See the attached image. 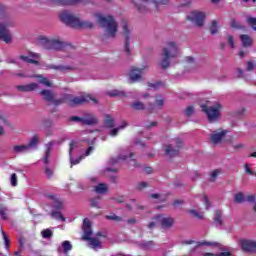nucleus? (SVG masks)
I'll list each match as a JSON object with an SVG mask.
<instances>
[{
  "instance_id": "nucleus-52",
  "label": "nucleus",
  "mask_w": 256,
  "mask_h": 256,
  "mask_svg": "<svg viewBox=\"0 0 256 256\" xmlns=\"http://www.w3.org/2000/svg\"><path fill=\"white\" fill-rule=\"evenodd\" d=\"M92 207H97L98 209L101 208V204L99 202V199H93L92 200Z\"/></svg>"
},
{
  "instance_id": "nucleus-5",
  "label": "nucleus",
  "mask_w": 256,
  "mask_h": 256,
  "mask_svg": "<svg viewBox=\"0 0 256 256\" xmlns=\"http://www.w3.org/2000/svg\"><path fill=\"white\" fill-rule=\"evenodd\" d=\"M83 239L86 241H89V246L91 249H101V241L97 238H91V235L93 234V230H91V221L89 219L85 218L83 221Z\"/></svg>"
},
{
  "instance_id": "nucleus-18",
  "label": "nucleus",
  "mask_w": 256,
  "mask_h": 256,
  "mask_svg": "<svg viewBox=\"0 0 256 256\" xmlns=\"http://www.w3.org/2000/svg\"><path fill=\"white\" fill-rule=\"evenodd\" d=\"M145 69H147V66L143 68H132L130 72V79L132 81H140L141 77H143V73H145Z\"/></svg>"
},
{
  "instance_id": "nucleus-43",
  "label": "nucleus",
  "mask_w": 256,
  "mask_h": 256,
  "mask_svg": "<svg viewBox=\"0 0 256 256\" xmlns=\"http://www.w3.org/2000/svg\"><path fill=\"white\" fill-rule=\"evenodd\" d=\"M39 83L45 85L46 87H51V82L47 78H43L40 76Z\"/></svg>"
},
{
  "instance_id": "nucleus-1",
  "label": "nucleus",
  "mask_w": 256,
  "mask_h": 256,
  "mask_svg": "<svg viewBox=\"0 0 256 256\" xmlns=\"http://www.w3.org/2000/svg\"><path fill=\"white\" fill-rule=\"evenodd\" d=\"M60 19L63 23L74 29H91V27H93V23L89 21H81L77 16L70 12H62L60 14Z\"/></svg>"
},
{
  "instance_id": "nucleus-15",
  "label": "nucleus",
  "mask_w": 256,
  "mask_h": 256,
  "mask_svg": "<svg viewBox=\"0 0 256 256\" xmlns=\"http://www.w3.org/2000/svg\"><path fill=\"white\" fill-rule=\"evenodd\" d=\"M241 247L246 253H256V241L241 240Z\"/></svg>"
},
{
  "instance_id": "nucleus-22",
  "label": "nucleus",
  "mask_w": 256,
  "mask_h": 256,
  "mask_svg": "<svg viewBox=\"0 0 256 256\" xmlns=\"http://www.w3.org/2000/svg\"><path fill=\"white\" fill-rule=\"evenodd\" d=\"M73 249V245H71V242L68 240H65L62 242L61 246L58 247V253H69Z\"/></svg>"
},
{
  "instance_id": "nucleus-54",
  "label": "nucleus",
  "mask_w": 256,
  "mask_h": 256,
  "mask_svg": "<svg viewBox=\"0 0 256 256\" xmlns=\"http://www.w3.org/2000/svg\"><path fill=\"white\" fill-rule=\"evenodd\" d=\"M44 69H57V70H63L65 67L63 66H45Z\"/></svg>"
},
{
  "instance_id": "nucleus-19",
  "label": "nucleus",
  "mask_w": 256,
  "mask_h": 256,
  "mask_svg": "<svg viewBox=\"0 0 256 256\" xmlns=\"http://www.w3.org/2000/svg\"><path fill=\"white\" fill-rule=\"evenodd\" d=\"M225 135H227V131H225V130H220L218 132H214L211 135L212 143H214V145L221 143V141H223V139H225Z\"/></svg>"
},
{
  "instance_id": "nucleus-20",
  "label": "nucleus",
  "mask_w": 256,
  "mask_h": 256,
  "mask_svg": "<svg viewBox=\"0 0 256 256\" xmlns=\"http://www.w3.org/2000/svg\"><path fill=\"white\" fill-rule=\"evenodd\" d=\"M77 148V142H71L70 143V150H69V155H70V163L71 165H79L81 163V159H83V156H80L78 159H73V149Z\"/></svg>"
},
{
  "instance_id": "nucleus-17",
  "label": "nucleus",
  "mask_w": 256,
  "mask_h": 256,
  "mask_svg": "<svg viewBox=\"0 0 256 256\" xmlns=\"http://www.w3.org/2000/svg\"><path fill=\"white\" fill-rule=\"evenodd\" d=\"M22 61L26 63H33L34 65H39V61H41V56L38 53L31 52L29 56H20Z\"/></svg>"
},
{
  "instance_id": "nucleus-57",
  "label": "nucleus",
  "mask_w": 256,
  "mask_h": 256,
  "mask_svg": "<svg viewBox=\"0 0 256 256\" xmlns=\"http://www.w3.org/2000/svg\"><path fill=\"white\" fill-rule=\"evenodd\" d=\"M255 69V64L253 62H248L247 71H253Z\"/></svg>"
},
{
  "instance_id": "nucleus-12",
  "label": "nucleus",
  "mask_w": 256,
  "mask_h": 256,
  "mask_svg": "<svg viewBox=\"0 0 256 256\" xmlns=\"http://www.w3.org/2000/svg\"><path fill=\"white\" fill-rule=\"evenodd\" d=\"M89 101H93L94 103H97V100L93 96L83 95V96L75 97L72 100H70L69 105H71V107H75V105H82V103H89Z\"/></svg>"
},
{
  "instance_id": "nucleus-48",
  "label": "nucleus",
  "mask_w": 256,
  "mask_h": 256,
  "mask_svg": "<svg viewBox=\"0 0 256 256\" xmlns=\"http://www.w3.org/2000/svg\"><path fill=\"white\" fill-rule=\"evenodd\" d=\"M0 216L2 219H7V208H0Z\"/></svg>"
},
{
  "instance_id": "nucleus-10",
  "label": "nucleus",
  "mask_w": 256,
  "mask_h": 256,
  "mask_svg": "<svg viewBox=\"0 0 256 256\" xmlns=\"http://www.w3.org/2000/svg\"><path fill=\"white\" fill-rule=\"evenodd\" d=\"M187 19L195 23L198 27H203L205 22V13L199 11H192L187 15Z\"/></svg>"
},
{
  "instance_id": "nucleus-11",
  "label": "nucleus",
  "mask_w": 256,
  "mask_h": 256,
  "mask_svg": "<svg viewBox=\"0 0 256 256\" xmlns=\"http://www.w3.org/2000/svg\"><path fill=\"white\" fill-rule=\"evenodd\" d=\"M7 27H9V23L0 22V39H2L4 43H11L13 36H11V32H9Z\"/></svg>"
},
{
  "instance_id": "nucleus-3",
  "label": "nucleus",
  "mask_w": 256,
  "mask_h": 256,
  "mask_svg": "<svg viewBox=\"0 0 256 256\" xmlns=\"http://www.w3.org/2000/svg\"><path fill=\"white\" fill-rule=\"evenodd\" d=\"M179 55V48L174 42H167L166 46L163 48L162 59L160 65L162 69H167L171 63V59Z\"/></svg>"
},
{
  "instance_id": "nucleus-41",
  "label": "nucleus",
  "mask_w": 256,
  "mask_h": 256,
  "mask_svg": "<svg viewBox=\"0 0 256 256\" xmlns=\"http://www.w3.org/2000/svg\"><path fill=\"white\" fill-rule=\"evenodd\" d=\"M148 87H149L150 91H151V89H154V90L159 89V87H163V83H161V82H156L154 84L149 83Z\"/></svg>"
},
{
  "instance_id": "nucleus-6",
  "label": "nucleus",
  "mask_w": 256,
  "mask_h": 256,
  "mask_svg": "<svg viewBox=\"0 0 256 256\" xmlns=\"http://www.w3.org/2000/svg\"><path fill=\"white\" fill-rule=\"evenodd\" d=\"M202 111L207 115L208 120L213 123V121H217L221 115V106L220 103H215L213 106H209V104L201 105Z\"/></svg>"
},
{
  "instance_id": "nucleus-26",
  "label": "nucleus",
  "mask_w": 256,
  "mask_h": 256,
  "mask_svg": "<svg viewBox=\"0 0 256 256\" xmlns=\"http://www.w3.org/2000/svg\"><path fill=\"white\" fill-rule=\"evenodd\" d=\"M13 153H27L29 146L27 145H16L12 149Z\"/></svg>"
},
{
  "instance_id": "nucleus-40",
  "label": "nucleus",
  "mask_w": 256,
  "mask_h": 256,
  "mask_svg": "<svg viewBox=\"0 0 256 256\" xmlns=\"http://www.w3.org/2000/svg\"><path fill=\"white\" fill-rule=\"evenodd\" d=\"M190 215H193V217H196V219H203V214L197 212V210H189Z\"/></svg>"
},
{
  "instance_id": "nucleus-45",
  "label": "nucleus",
  "mask_w": 256,
  "mask_h": 256,
  "mask_svg": "<svg viewBox=\"0 0 256 256\" xmlns=\"http://www.w3.org/2000/svg\"><path fill=\"white\" fill-rule=\"evenodd\" d=\"M2 237H3L4 243H5L6 249H9V245L11 242L9 241V238H7V235L5 234L4 231H2Z\"/></svg>"
},
{
  "instance_id": "nucleus-13",
  "label": "nucleus",
  "mask_w": 256,
  "mask_h": 256,
  "mask_svg": "<svg viewBox=\"0 0 256 256\" xmlns=\"http://www.w3.org/2000/svg\"><path fill=\"white\" fill-rule=\"evenodd\" d=\"M122 29H123V35L125 37L124 49L126 53L130 54L131 48L129 47V39H131V28H129V25L127 24V22H124Z\"/></svg>"
},
{
  "instance_id": "nucleus-21",
  "label": "nucleus",
  "mask_w": 256,
  "mask_h": 256,
  "mask_svg": "<svg viewBox=\"0 0 256 256\" xmlns=\"http://www.w3.org/2000/svg\"><path fill=\"white\" fill-rule=\"evenodd\" d=\"M235 201L236 203H243L244 201H255V196H247L245 197V195L242 192H239L235 195Z\"/></svg>"
},
{
  "instance_id": "nucleus-59",
  "label": "nucleus",
  "mask_w": 256,
  "mask_h": 256,
  "mask_svg": "<svg viewBox=\"0 0 256 256\" xmlns=\"http://www.w3.org/2000/svg\"><path fill=\"white\" fill-rule=\"evenodd\" d=\"M231 27L233 29H239V23L237 21H235V20H232Z\"/></svg>"
},
{
  "instance_id": "nucleus-50",
  "label": "nucleus",
  "mask_w": 256,
  "mask_h": 256,
  "mask_svg": "<svg viewBox=\"0 0 256 256\" xmlns=\"http://www.w3.org/2000/svg\"><path fill=\"white\" fill-rule=\"evenodd\" d=\"M152 247H153V242L152 241L146 242L142 245V249H150Z\"/></svg>"
},
{
  "instance_id": "nucleus-8",
  "label": "nucleus",
  "mask_w": 256,
  "mask_h": 256,
  "mask_svg": "<svg viewBox=\"0 0 256 256\" xmlns=\"http://www.w3.org/2000/svg\"><path fill=\"white\" fill-rule=\"evenodd\" d=\"M156 223H160L162 229H171V227H173V223H175V221L171 217H164V216L159 215L155 218V222H151L148 225L149 229H153L155 227Z\"/></svg>"
},
{
  "instance_id": "nucleus-49",
  "label": "nucleus",
  "mask_w": 256,
  "mask_h": 256,
  "mask_svg": "<svg viewBox=\"0 0 256 256\" xmlns=\"http://www.w3.org/2000/svg\"><path fill=\"white\" fill-rule=\"evenodd\" d=\"M109 95H110V97H117L119 95H123V92L114 90V91L110 92Z\"/></svg>"
},
{
  "instance_id": "nucleus-30",
  "label": "nucleus",
  "mask_w": 256,
  "mask_h": 256,
  "mask_svg": "<svg viewBox=\"0 0 256 256\" xmlns=\"http://www.w3.org/2000/svg\"><path fill=\"white\" fill-rule=\"evenodd\" d=\"M47 147H48V149H47V151L45 153V156L43 158V163H45V164L49 163V157L51 155V147H53V142H49L47 144Z\"/></svg>"
},
{
  "instance_id": "nucleus-55",
  "label": "nucleus",
  "mask_w": 256,
  "mask_h": 256,
  "mask_svg": "<svg viewBox=\"0 0 256 256\" xmlns=\"http://www.w3.org/2000/svg\"><path fill=\"white\" fill-rule=\"evenodd\" d=\"M145 187H147V182H140L138 185H137V189H139L140 191L142 189H145Z\"/></svg>"
},
{
  "instance_id": "nucleus-7",
  "label": "nucleus",
  "mask_w": 256,
  "mask_h": 256,
  "mask_svg": "<svg viewBox=\"0 0 256 256\" xmlns=\"http://www.w3.org/2000/svg\"><path fill=\"white\" fill-rule=\"evenodd\" d=\"M38 44L43 45L45 49H54V51H63L65 49V43L59 40H49L45 36L38 37Z\"/></svg>"
},
{
  "instance_id": "nucleus-53",
  "label": "nucleus",
  "mask_w": 256,
  "mask_h": 256,
  "mask_svg": "<svg viewBox=\"0 0 256 256\" xmlns=\"http://www.w3.org/2000/svg\"><path fill=\"white\" fill-rule=\"evenodd\" d=\"M193 111H194L193 107H192V106H189V107L185 110V115H187V116L189 117L190 115H193Z\"/></svg>"
},
{
  "instance_id": "nucleus-29",
  "label": "nucleus",
  "mask_w": 256,
  "mask_h": 256,
  "mask_svg": "<svg viewBox=\"0 0 256 256\" xmlns=\"http://www.w3.org/2000/svg\"><path fill=\"white\" fill-rule=\"evenodd\" d=\"M40 95H42V97H44L45 101H53V93H51V91L49 90H42L40 92Z\"/></svg>"
},
{
  "instance_id": "nucleus-56",
  "label": "nucleus",
  "mask_w": 256,
  "mask_h": 256,
  "mask_svg": "<svg viewBox=\"0 0 256 256\" xmlns=\"http://www.w3.org/2000/svg\"><path fill=\"white\" fill-rule=\"evenodd\" d=\"M106 219H110L112 221H119V218L115 214L106 216Z\"/></svg>"
},
{
  "instance_id": "nucleus-33",
  "label": "nucleus",
  "mask_w": 256,
  "mask_h": 256,
  "mask_svg": "<svg viewBox=\"0 0 256 256\" xmlns=\"http://www.w3.org/2000/svg\"><path fill=\"white\" fill-rule=\"evenodd\" d=\"M119 161H127V155L122 154L119 158H111L110 165H117Z\"/></svg>"
},
{
  "instance_id": "nucleus-28",
  "label": "nucleus",
  "mask_w": 256,
  "mask_h": 256,
  "mask_svg": "<svg viewBox=\"0 0 256 256\" xmlns=\"http://www.w3.org/2000/svg\"><path fill=\"white\" fill-rule=\"evenodd\" d=\"M107 189H108V187H107V184H105V183H100L97 186H95V191L98 194L107 193Z\"/></svg>"
},
{
  "instance_id": "nucleus-61",
  "label": "nucleus",
  "mask_w": 256,
  "mask_h": 256,
  "mask_svg": "<svg viewBox=\"0 0 256 256\" xmlns=\"http://www.w3.org/2000/svg\"><path fill=\"white\" fill-rule=\"evenodd\" d=\"M91 151H93V147H89L85 153L86 157H89V155H91Z\"/></svg>"
},
{
  "instance_id": "nucleus-35",
  "label": "nucleus",
  "mask_w": 256,
  "mask_h": 256,
  "mask_svg": "<svg viewBox=\"0 0 256 256\" xmlns=\"http://www.w3.org/2000/svg\"><path fill=\"white\" fill-rule=\"evenodd\" d=\"M219 31V26L217 24V21H212L211 26H210V33L212 35H215Z\"/></svg>"
},
{
  "instance_id": "nucleus-4",
  "label": "nucleus",
  "mask_w": 256,
  "mask_h": 256,
  "mask_svg": "<svg viewBox=\"0 0 256 256\" xmlns=\"http://www.w3.org/2000/svg\"><path fill=\"white\" fill-rule=\"evenodd\" d=\"M132 3L138 11L145 13V11H149V7H154L156 11H159L161 5H169V0H132Z\"/></svg>"
},
{
  "instance_id": "nucleus-34",
  "label": "nucleus",
  "mask_w": 256,
  "mask_h": 256,
  "mask_svg": "<svg viewBox=\"0 0 256 256\" xmlns=\"http://www.w3.org/2000/svg\"><path fill=\"white\" fill-rule=\"evenodd\" d=\"M41 235L43 237V239H49L51 237H53V230L51 229H45L41 232Z\"/></svg>"
},
{
  "instance_id": "nucleus-27",
  "label": "nucleus",
  "mask_w": 256,
  "mask_h": 256,
  "mask_svg": "<svg viewBox=\"0 0 256 256\" xmlns=\"http://www.w3.org/2000/svg\"><path fill=\"white\" fill-rule=\"evenodd\" d=\"M125 127H127V123L124 121L122 122V125H120L119 127L117 128H114L110 131V135L111 137H117V133H119V131L125 129Z\"/></svg>"
},
{
  "instance_id": "nucleus-63",
  "label": "nucleus",
  "mask_w": 256,
  "mask_h": 256,
  "mask_svg": "<svg viewBox=\"0 0 256 256\" xmlns=\"http://www.w3.org/2000/svg\"><path fill=\"white\" fill-rule=\"evenodd\" d=\"M186 61H187V63H193V58L192 57H187L186 58Z\"/></svg>"
},
{
  "instance_id": "nucleus-51",
  "label": "nucleus",
  "mask_w": 256,
  "mask_h": 256,
  "mask_svg": "<svg viewBox=\"0 0 256 256\" xmlns=\"http://www.w3.org/2000/svg\"><path fill=\"white\" fill-rule=\"evenodd\" d=\"M244 169L248 175H255L253 170H251V167H249V164H245Z\"/></svg>"
},
{
  "instance_id": "nucleus-14",
  "label": "nucleus",
  "mask_w": 256,
  "mask_h": 256,
  "mask_svg": "<svg viewBox=\"0 0 256 256\" xmlns=\"http://www.w3.org/2000/svg\"><path fill=\"white\" fill-rule=\"evenodd\" d=\"M71 121H79L80 123H83V125H95V123H97V118L91 114H88L83 118L74 116L71 118Z\"/></svg>"
},
{
  "instance_id": "nucleus-36",
  "label": "nucleus",
  "mask_w": 256,
  "mask_h": 256,
  "mask_svg": "<svg viewBox=\"0 0 256 256\" xmlns=\"http://www.w3.org/2000/svg\"><path fill=\"white\" fill-rule=\"evenodd\" d=\"M221 215H222L221 210L216 211V214L214 217V221H215L216 225H221V223H222Z\"/></svg>"
},
{
  "instance_id": "nucleus-44",
  "label": "nucleus",
  "mask_w": 256,
  "mask_h": 256,
  "mask_svg": "<svg viewBox=\"0 0 256 256\" xmlns=\"http://www.w3.org/2000/svg\"><path fill=\"white\" fill-rule=\"evenodd\" d=\"M219 173H221L220 170L212 171L211 174H210L211 181H215V179H217V177H219Z\"/></svg>"
},
{
  "instance_id": "nucleus-25",
  "label": "nucleus",
  "mask_w": 256,
  "mask_h": 256,
  "mask_svg": "<svg viewBox=\"0 0 256 256\" xmlns=\"http://www.w3.org/2000/svg\"><path fill=\"white\" fill-rule=\"evenodd\" d=\"M240 41L243 47H251V45L253 44V39L249 37V35H241Z\"/></svg>"
},
{
  "instance_id": "nucleus-9",
  "label": "nucleus",
  "mask_w": 256,
  "mask_h": 256,
  "mask_svg": "<svg viewBox=\"0 0 256 256\" xmlns=\"http://www.w3.org/2000/svg\"><path fill=\"white\" fill-rule=\"evenodd\" d=\"M181 139L177 138L172 141L170 145L164 146V151L166 155L169 157H175V155H178L179 149L181 148Z\"/></svg>"
},
{
  "instance_id": "nucleus-32",
  "label": "nucleus",
  "mask_w": 256,
  "mask_h": 256,
  "mask_svg": "<svg viewBox=\"0 0 256 256\" xmlns=\"http://www.w3.org/2000/svg\"><path fill=\"white\" fill-rule=\"evenodd\" d=\"M37 143H39V135H34L31 139L27 147L32 149V147H37Z\"/></svg>"
},
{
  "instance_id": "nucleus-23",
  "label": "nucleus",
  "mask_w": 256,
  "mask_h": 256,
  "mask_svg": "<svg viewBox=\"0 0 256 256\" xmlns=\"http://www.w3.org/2000/svg\"><path fill=\"white\" fill-rule=\"evenodd\" d=\"M37 87H38V85L36 83H31V84L17 86V89H18V91L29 92V91H35V89H37Z\"/></svg>"
},
{
  "instance_id": "nucleus-16",
  "label": "nucleus",
  "mask_w": 256,
  "mask_h": 256,
  "mask_svg": "<svg viewBox=\"0 0 256 256\" xmlns=\"http://www.w3.org/2000/svg\"><path fill=\"white\" fill-rule=\"evenodd\" d=\"M186 245H194V247H221V245L217 242H210V241H200V242H195L193 240H188L185 242Z\"/></svg>"
},
{
  "instance_id": "nucleus-37",
  "label": "nucleus",
  "mask_w": 256,
  "mask_h": 256,
  "mask_svg": "<svg viewBox=\"0 0 256 256\" xmlns=\"http://www.w3.org/2000/svg\"><path fill=\"white\" fill-rule=\"evenodd\" d=\"M53 219H57L58 221H65V217H63V214L61 212H52Z\"/></svg>"
},
{
  "instance_id": "nucleus-24",
  "label": "nucleus",
  "mask_w": 256,
  "mask_h": 256,
  "mask_svg": "<svg viewBox=\"0 0 256 256\" xmlns=\"http://www.w3.org/2000/svg\"><path fill=\"white\" fill-rule=\"evenodd\" d=\"M47 199H51L53 202V207H55V209H62L63 208V203H61V201H59V199H57V197L53 194L50 195H46Z\"/></svg>"
},
{
  "instance_id": "nucleus-38",
  "label": "nucleus",
  "mask_w": 256,
  "mask_h": 256,
  "mask_svg": "<svg viewBox=\"0 0 256 256\" xmlns=\"http://www.w3.org/2000/svg\"><path fill=\"white\" fill-rule=\"evenodd\" d=\"M133 109H136L137 111H141V109H145V106L143 103L137 101L132 104Z\"/></svg>"
},
{
  "instance_id": "nucleus-39",
  "label": "nucleus",
  "mask_w": 256,
  "mask_h": 256,
  "mask_svg": "<svg viewBox=\"0 0 256 256\" xmlns=\"http://www.w3.org/2000/svg\"><path fill=\"white\" fill-rule=\"evenodd\" d=\"M247 23H248V25L252 26V29H254V31H256V18L248 17Z\"/></svg>"
},
{
  "instance_id": "nucleus-64",
  "label": "nucleus",
  "mask_w": 256,
  "mask_h": 256,
  "mask_svg": "<svg viewBox=\"0 0 256 256\" xmlns=\"http://www.w3.org/2000/svg\"><path fill=\"white\" fill-rule=\"evenodd\" d=\"M203 256H215L213 253H204Z\"/></svg>"
},
{
  "instance_id": "nucleus-60",
  "label": "nucleus",
  "mask_w": 256,
  "mask_h": 256,
  "mask_svg": "<svg viewBox=\"0 0 256 256\" xmlns=\"http://www.w3.org/2000/svg\"><path fill=\"white\" fill-rule=\"evenodd\" d=\"M45 173H46V175H47V177H51V175H53V171H51V169H49V168H45Z\"/></svg>"
},
{
  "instance_id": "nucleus-62",
  "label": "nucleus",
  "mask_w": 256,
  "mask_h": 256,
  "mask_svg": "<svg viewBox=\"0 0 256 256\" xmlns=\"http://www.w3.org/2000/svg\"><path fill=\"white\" fill-rule=\"evenodd\" d=\"M217 256H231V253H229V252H222V253L218 254Z\"/></svg>"
},
{
  "instance_id": "nucleus-46",
  "label": "nucleus",
  "mask_w": 256,
  "mask_h": 256,
  "mask_svg": "<svg viewBox=\"0 0 256 256\" xmlns=\"http://www.w3.org/2000/svg\"><path fill=\"white\" fill-rule=\"evenodd\" d=\"M227 41H228L229 46L232 49H235V40L233 39V36H228Z\"/></svg>"
},
{
  "instance_id": "nucleus-58",
  "label": "nucleus",
  "mask_w": 256,
  "mask_h": 256,
  "mask_svg": "<svg viewBox=\"0 0 256 256\" xmlns=\"http://www.w3.org/2000/svg\"><path fill=\"white\" fill-rule=\"evenodd\" d=\"M202 201L204 202V205H206V209H209V199L207 196H203Z\"/></svg>"
},
{
  "instance_id": "nucleus-42",
  "label": "nucleus",
  "mask_w": 256,
  "mask_h": 256,
  "mask_svg": "<svg viewBox=\"0 0 256 256\" xmlns=\"http://www.w3.org/2000/svg\"><path fill=\"white\" fill-rule=\"evenodd\" d=\"M10 183L12 187H17V174L13 173L10 177Z\"/></svg>"
},
{
  "instance_id": "nucleus-47",
  "label": "nucleus",
  "mask_w": 256,
  "mask_h": 256,
  "mask_svg": "<svg viewBox=\"0 0 256 256\" xmlns=\"http://www.w3.org/2000/svg\"><path fill=\"white\" fill-rule=\"evenodd\" d=\"M163 103H164L163 97L162 96H157L156 97V105H157V107H163Z\"/></svg>"
},
{
  "instance_id": "nucleus-2",
  "label": "nucleus",
  "mask_w": 256,
  "mask_h": 256,
  "mask_svg": "<svg viewBox=\"0 0 256 256\" xmlns=\"http://www.w3.org/2000/svg\"><path fill=\"white\" fill-rule=\"evenodd\" d=\"M97 23L106 29V35L108 37H115L117 33V22L113 19V16H103L100 13L94 15Z\"/></svg>"
},
{
  "instance_id": "nucleus-31",
  "label": "nucleus",
  "mask_w": 256,
  "mask_h": 256,
  "mask_svg": "<svg viewBox=\"0 0 256 256\" xmlns=\"http://www.w3.org/2000/svg\"><path fill=\"white\" fill-rule=\"evenodd\" d=\"M104 124L106 127H115V120L110 115H106L104 119Z\"/></svg>"
}]
</instances>
